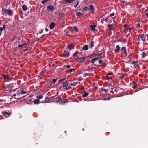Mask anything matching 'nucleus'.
I'll return each instance as SVG.
<instances>
[{
  "mask_svg": "<svg viewBox=\"0 0 148 148\" xmlns=\"http://www.w3.org/2000/svg\"><path fill=\"white\" fill-rule=\"evenodd\" d=\"M101 90L102 91H104L106 92H107L108 91V89L103 88H102Z\"/></svg>",
  "mask_w": 148,
  "mask_h": 148,
  "instance_id": "34",
  "label": "nucleus"
},
{
  "mask_svg": "<svg viewBox=\"0 0 148 148\" xmlns=\"http://www.w3.org/2000/svg\"><path fill=\"white\" fill-rule=\"evenodd\" d=\"M56 24L55 23L52 22H51L50 25V28L51 29H52L55 26Z\"/></svg>",
  "mask_w": 148,
  "mask_h": 148,
  "instance_id": "11",
  "label": "nucleus"
},
{
  "mask_svg": "<svg viewBox=\"0 0 148 148\" xmlns=\"http://www.w3.org/2000/svg\"><path fill=\"white\" fill-rule=\"evenodd\" d=\"M88 75V73H85L83 75V76L84 77H85L86 76Z\"/></svg>",
  "mask_w": 148,
  "mask_h": 148,
  "instance_id": "41",
  "label": "nucleus"
},
{
  "mask_svg": "<svg viewBox=\"0 0 148 148\" xmlns=\"http://www.w3.org/2000/svg\"><path fill=\"white\" fill-rule=\"evenodd\" d=\"M88 45H85L82 47V49L85 50H88Z\"/></svg>",
  "mask_w": 148,
  "mask_h": 148,
  "instance_id": "16",
  "label": "nucleus"
},
{
  "mask_svg": "<svg viewBox=\"0 0 148 148\" xmlns=\"http://www.w3.org/2000/svg\"><path fill=\"white\" fill-rule=\"evenodd\" d=\"M107 79L108 80H110L111 79V77H109L107 75L106 76Z\"/></svg>",
  "mask_w": 148,
  "mask_h": 148,
  "instance_id": "42",
  "label": "nucleus"
},
{
  "mask_svg": "<svg viewBox=\"0 0 148 148\" xmlns=\"http://www.w3.org/2000/svg\"><path fill=\"white\" fill-rule=\"evenodd\" d=\"M27 93V91L23 90H22L21 92H18L17 93V95L19 96L20 94L23 95L24 94Z\"/></svg>",
  "mask_w": 148,
  "mask_h": 148,
  "instance_id": "12",
  "label": "nucleus"
},
{
  "mask_svg": "<svg viewBox=\"0 0 148 148\" xmlns=\"http://www.w3.org/2000/svg\"><path fill=\"white\" fill-rule=\"evenodd\" d=\"M99 58H95L94 59H92L91 60V62L92 63H94L97 60H98Z\"/></svg>",
  "mask_w": 148,
  "mask_h": 148,
  "instance_id": "17",
  "label": "nucleus"
},
{
  "mask_svg": "<svg viewBox=\"0 0 148 148\" xmlns=\"http://www.w3.org/2000/svg\"><path fill=\"white\" fill-rule=\"evenodd\" d=\"M109 17H108L107 18H106L105 19V21L106 22H107L108 21V18H109Z\"/></svg>",
  "mask_w": 148,
  "mask_h": 148,
  "instance_id": "50",
  "label": "nucleus"
},
{
  "mask_svg": "<svg viewBox=\"0 0 148 148\" xmlns=\"http://www.w3.org/2000/svg\"><path fill=\"white\" fill-rule=\"evenodd\" d=\"M5 27L4 25H3V27L2 28L0 27V32H2L3 30H5Z\"/></svg>",
  "mask_w": 148,
  "mask_h": 148,
  "instance_id": "30",
  "label": "nucleus"
},
{
  "mask_svg": "<svg viewBox=\"0 0 148 148\" xmlns=\"http://www.w3.org/2000/svg\"><path fill=\"white\" fill-rule=\"evenodd\" d=\"M146 16L147 18H148V13L146 14Z\"/></svg>",
  "mask_w": 148,
  "mask_h": 148,
  "instance_id": "58",
  "label": "nucleus"
},
{
  "mask_svg": "<svg viewBox=\"0 0 148 148\" xmlns=\"http://www.w3.org/2000/svg\"><path fill=\"white\" fill-rule=\"evenodd\" d=\"M74 47V46L72 45H69L68 46V48L70 49H71L73 48Z\"/></svg>",
  "mask_w": 148,
  "mask_h": 148,
  "instance_id": "21",
  "label": "nucleus"
},
{
  "mask_svg": "<svg viewBox=\"0 0 148 148\" xmlns=\"http://www.w3.org/2000/svg\"><path fill=\"white\" fill-rule=\"evenodd\" d=\"M90 8L88 7H85L82 9V11L84 13H86L90 11Z\"/></svg>",
  "mask_w": 148,
  "mask_h": 148,
  "instance_id": "7",
  "label": "nucleus"
},
{
  "mask_svg": "<svg viewBox=\"0 0 148 148\" xmlns=\"http://www.w3.org/2000/svg\"><path fill=\"white\" fill-rule=\"evenodd\" d=\"M16 94H14L13 95V96H16Z\"/></svg>",
  "mask_w": 148,
  "mask_h": 148,
  "instance_id": "56",
  "label": "nucleus"
},
{
  "mask_svg": "<svg viewBox=\"0 0 148 148\" xmlns=\"http://www.w3.org/2000/svg\"><path fill=\"white\" fill-rule=\"evenodd\" d=\"M116 48H117V49L118 50H119L120 49V47L119 46V45H117L116 46Z\"/></svg>",
  "mask_w": 148,
  "mask_h": 148,
  "instance_id": "43",
  "label": "nucleus"
},
{
  "mask_svg": "<svg viewBox=\"0 0 148 148\" xmlns=\"http://www.w3.org/2000/svg\"><path fill=\"white\" fill-rule=\"evenodd\" d=\"M82 130L83 131H84V128H83V129H82Z\"/></svg>",
  "mask_w": 148,
  "mask_h": 148,
  "instance_id": "63",
  "label": "nucleus"
},
{
  "mask_svg": "<svg viewBox=\"0 0 148 148\" xmlns=\"http://www.w3.org/2000/svg\"><path fill=\"white\" fill-rule=\"evenodd\" d=\"M49 98V97H47L45 98V99H47Z\"/></svg>",
  "mask_w": 148,
  "mask_h": 148,
  "instance_id": "57",
  "label": "nucleus"
},
{
  "mask_svg": "<svg viewBox=\"0 0 148 148\" xmlns=\"http://www.w3.org/2000/svg\"><path fill=\"white\" fill-rule=\"evenodd\" d=\"M45 30L46 32H48V31L49 30L48 29L46 28L45 29Z\"/></svg>",
  "mask_w": 148,
  "mask_h": 148,
  "instance_id": "55",
  "label": "nucleus"
},
{
  "mask_svg": "<svg viewBox=\"0 0 148 148\" xmlns=\"http://www.w3.org/2000/svg\"><path fill=\"white\" fill-rule=\"evenodd\" d=\"M137 26L138 27H140V24L139 23H138L137 24Z\"/></svg>",
  "mask_w": 148,
  "mask_h": 148,
  "instance_id": "52",
  "label": "nucleus"
},
{
  "mask_svg": "<svg viewBox=\"0 0 148 148\" xmlns=\"http://www.w3.org/2000/svg\"><path fill=\"white\" fill-rule=\"evenodd\" d=\"M60 103L61 104L62 103H65L67 102V100H65L64 99H60Z\"/></svg>",
  "mask_w": 148,
  "mask_h": 148,
  "instance_id": "14",
  "label": "nucleus"
},
{
  "mask_svg": "<svg viewBox=\"0 0 148 148\" xmlns=\"http://www.w3.org/2000/svg\"><path fill=\"white\" fill-rule=\"evenodd\" d=\"M48 1V0H44L42 1L41 3L42 4H44L45 3L47 2Z\"/></svg>",
  "mask_w": 148,
  "mask_h": 148,
  "instance_id": "36",
  "label": "nucleus"
},
{
  "mask_svg": "<svg viewBox=\"0 0 148 148\" xmlns=\"http://www.w3.org/2000/svg\"><path fill=\"white\" fill-rule=\"evenodd\" d=\"M127 74L126 73L122 74V75L120 77V78L123 79L124 77L125 76H127Z\"/></svg>",
  "mask_w": 148,
  "mask_h": 148,
  "instance_id": "27",
  "label": "nucleus"
},
{
  "mask_svg": "<svg viewBox=\"0 0 148 148\" xmlns=\"http://www.w3.org/2000/svg\"><path fill=\"white\" fill-rule=\"evenodd\" d=\"M40 101L38 99H36V100H34L33 102L35 104H37L39 103Z\"/></svg>",
  "mask_w": 148,
  "mask_h": 148,
  "instance_id": "19",
  "label": "nucleus"
},
{
  "mask_svg": "<svg viewBox=\"0 0 148 148\" xmlns=\"http://www.w3.org/2000/svg\"><path fill=\"white\" fill-rule=\"evenodd\" d=\"M115 15V13L114 12H113L110 14L109 16V17H110V16H114Z\"/></svg>",
  "mask_w": 148,
  "mask_h": 148,
  "instance_id": "39",
  "label": "nucleus"
},
{
  "mask_svg": "<svg viewBox=\"0 0 148 148\" xmlns=\"http://www.w3.org/2000/svg\"><path fill=\"white\" fill-rule=\"evenodd\" d=\"M90 28L91 29L92 31H95V26H93V25H91L90 26Z\"/></svg>",
  "mask_w": 148,
  "mask_h": 148,
  "instance_id": "28",
  "label": "nucleus"
},
{
  "mask_svg": "<svg viewBox=\"0 0 148 148\" xmlns=\"http://www.w3.org/2000/svg\"><path fill=\"white\" fill-rule=\"evenodd\" d=\"M139 37L141 38V40L142 41H143L144 38V36L143 34H139Z\"/></svg>",
  "mask_w": 148,
  "mask_h": 148,
  "instance_id": "20",
  "label": "nucleus"
},
{
  "mask_svg": "<svg viewBox=\"0 0 148 148\" xmlns=\"http://www.w3.org/2000/svg\"><path fill=\"white\" fill-rule=\"evenodd\" d=\"M76 14L77 16H81L83 15V14L82 13L79 12H77Z\"/></svg>",
  "mask_w": 148,
  "mask_h": 148,
  "instance_id": "25",
  "label": "nucleus"
},
{
  "mask_svg": "<svg viewBox=\"0 0 148 148\" xmlns=\"http://www.w3.org/2000/svg\"><path fill=\"white\" fill-rule=\"evenodd\" d=\"M111 99V98L110 97H108L107 98H104L103 99H102L101 100L105 101V100H109Z\"/></svg>",
  "mask_w": 148,
  "mask_h": 148,
  "instance_id": "31",
  "label": "nucleus"
},
{
  "mask_svg": "<svg viewBox=\"0 0 148 148\" xmlns=\"http://www.w3.org/2000/svg\"><path fill=\"white\" fill-rule=\"evenodd\" d=\"M89 8L90 9V11L92 13H93L95 10L93 5L92 4L90 5Z\"/></svg>",
  "mask_w": 148,
  "mask_h": 148,
  "instance_id": "9",
  "label": "nucleus"
},
{
  "mask_svg": "<svg viewBox=\"0 0 148 148\" xmlns=\"http://www.w3.org/2000/svg\"><path fill=\"white\" fill-rule=\"evenodd\" d=\"M64 66H66L67 68H69L71 67V66L69 65H65Z\"/></svg>",
  "mask_w": 148,
  "mask_h": 148,
  "instance_id": "46",
  "label": "nucleus"
},
{
  "mask_svg": "<svg viewBox=\"0 0 148 148\" xmlns=\"http://www.w3.org/2000/svg\"><path fill=\"white\" fill-rule=\"evenodd\" d=\"M79 4V2H77L76 5L74 6V7L75 8H76L77 6Z\"/></svg>",
  "mask_w": 148,
  "mask_h": 148,
  "instance_id": "48",
  "label": "nucleus"
},
{
  "mask_svg": "<svg viewBox=\"0 0 148 148\" xmlns=\"http://www.w3.org/2000/svg\"><path fill=\"white\" fill-rule=\"evenodd\" d=\"M85 58H86L85 57H82L80 58H79L77 60L78 62L82 63L85 61Z\"/></svg>",
  "mask_w": 148,
  "mask_h": 148,
  "instance_id": "8",
  "label": "nucleus"
},
{
  "mask_svg": "<svg viewBox=\"0 0 148 148\" xmlns=\"http://www.w3.org/2000/svg\"><path fill=\"white\" fill-rule=\"evenodd\" d=\"M53 101L54 102H56L57 103H58V102H59L60 103V99H59V100H58L56 101Z\"/></svg>",
  "mask_w": 148,
  "mask_h": 148,
  "instance_id": "51",
  "label": "nucleus"
},
{
  "mask_svg": "<svg viewBox=\"0 0 148 148\" xmlns=\"http://www.w3.org/2000/svg\"><path fill=\"white\" fill-rule=\"evenodd\" d=\"M3 76L4 77V79H5L6 78H8V75H3Z\"/></svg>",
  "mask_w": 148,
  "mask_h": 148,
  "instance_id": "47",
  "label": "nucleus"
},
{
  "mask_svg": "<svg viewBox=\"0 0 148 148\" xmlns=\"http://www.w3.org/2000/svg\"><path fill=\"white\" fill-rule=\"evenodd\" d=\"M70 85L71 86H74L76 85L78 83H80L79 81L77 80H75L71 81Z\"/></svg>",
  "mask_w": 148,
  "mask_h": 148,
  "instance_id": "2",
  "label": "nucleus"
},
{
  "mask_svg": "<svg viewBox=\"0 0 148 148\" xmlns=\"http://www.w3.org/2000/svg\"><path fill=\"white\" fill-rule=\"evenodd\" d=\"M112 75V73H109V74H107V75L108 76V75Z\"/></svg>",
  "mask_w": 148,
  "mask_h": 148,
  "instance_id": "53",
  "label": "nucleus"
},
{
  "mask_svg": "<svg viewBox=\"0 0 148 148\" xmlns=\"http://www.w3.org/2000/svg\"><path fill=\"white\" fill-rule=\"evenodd\" d=\"M40 38H37L36 39V41L39 40H40Z\"/></svg>",
  "mask_w": 148,
  "mask_h": 148,
  "instance_id": "54",
  "label": "nucleus"
},
{
  "mask_svg": "<svg viewBox=\"0 0 148 148\" xmlns=\"http://www.w3.org/2000/svg\"><path fill=\"white\" fill-rule=\"evenodd\" d=\"M43 97V96L42 95H40L36 97V98L39 99H40Z\"/></svg>",
  "mask_w": 148,
  "mask_h": 148,
  "instance_id": "22",
  "label": "nucleus"
},
{
  "mask_svg": "<svg viewBox=\"0 0 148 148\" xmlns=\"http://www.w3.org/2000/svg\"><path fill=\"white\" fill-rule=\"evenodd\" d=\"M65 79H66L65 78H64V79H60L58 80V82H62L63 81L65 80Z\"/></svg>",
  "mask_w": 148,
  "mask_h": 148,
  "instance_id": "35",
  "label": "nucleus"
},
{
  "mask_svg": "<svg viewBox=\"0 0 148 148\" xmlns=\"http://www.w3.org/2000/svg\"><path fill=\"white\" fill-rule=\"evenodd\" d=\"M94 46V42H92L90 43V48H92Z\"/></svg>",
  "mask_w": 148,
  "mask_h": 148,
  "instance_id": "37",
  "label": "nucleus"
},
{
  "mask_svg": "<svg viewBox=\"0 0 148 148\" xmlns=\"http://www.w3.org/2000/svg\"><path fill=\"white\" fill-rule=\"evenodd\" d=\"M147 10H148V7H147V9L146 10V11H147Z\"/></svg>",
  "mask_w": 148,
  "mask_h": 148,
  "instance_id": "60",
  "label": "nucleus"
},
{
  "mask_svg": "<svg viewBox=\"0 0 148 148\" xmlns=\"http://www.w3.org/2000/svg\"><path fill=\"white\" fill-rule=\"evenodd\" d=\"M73 1V0H64L63 3L64 4H67L68 3H71Z\"/></svg>",
  "mask_w": 148,
  "mask_h": 148,
  "instance_id": "10",
  "label": "nucleus"
},
{
  "mask_svg": "<svg viewBox=\"0 0 148 148\" xmlns=\"http://www.w3.org/2000/svg\"><path fill=\"white\" fill-rule=\"evenodd\" d=\"M47 9L51 12H53L54 10V8L52 5H49L47 7Z\"/></svg>",
  "mask_w": 148,
  "mask_h": 148,
  "instance_id": "6",
  "label": "nucleus"
},
{
  "mask_svg": "<svg viewBox=\"0 0 148 148\" xmlns=\"http://www.w3.org/2000/svg\"><path fill=\"white\" fill-rule=\"evenodd\" d=\"M78 53V51H75L74 53L73 54V56L74 57H75Z\"/></svg>",
  "mask_w": 148,
  "mask_h": 148,
  "instance_id": "32",
  "label": "nucleus"
},
{
  "mask_svg": "<svg viewBox=\"0 0 148 148\" xmlns=\"http://www.w3.org/2000/svg\"><path fill=\"white\" fill-rule=\"evenodd\" d=\"M26 44V43H25L23 44L19 45H18V47H22L24 45H25Z\"/></svg>",
  "mask_w": 148,
  "mask_h": 148,
  "instance_id": "40",
  "label": "nucleus"
},
{
  "mask_svg": "<svg viewBox=\"0 0 148 148\" xmlns=\"http://www.w3.org/2000/svg\"><path fill=\"white\" fill-rule=\"evenodd\" d=\"M2 10L6 14H8L9 16H12V13L11 10H8L6 9H3Z\"/></svg>",
  "mask_w": 148,
  "mask_h": 148,
  "instance_id": "1",
  "label": "nucleus"
},
{
  "mask_svg": "<svg viewBox=\"0 0 148 148\" xmlns=\"http://www.w3.org/2000/svg\"><path fill=\"white\" fill-rule=\"evenodd\" d=\"M107 27L110 30H113L115 27V25L114 24L107 25Z\"/></svg>",
  "mask_w": 148,
  "mask_h": 148,
  "instance_id": "4",
  "label": "nucleus"
},
{
  "mask_svg": "<svg viewBox=\"0 0 148 148\" xmlns=\"http://www.w3.org/2000/svg\"><path fill=\"white\" fill-rule=\"evenodd\" d=\"M132 64L134 65H136V66H138V62L137 61L136 62H132Z\"/></svg>",
  "mask_w": 148,
  "mask_h": 148,
  "instance_id": "18",
  "label": "nucleus"
},
{
  "mask_svg": "<svg viewBox=\"0 0 148 148\" xmlns=\"http://www.w3.org/2000/svg\"><path fill=\"white\" fill-rule=\"evenodd\" d=\"M138 39H140V37H139V36L138 37Z\"/></svg>",
  "mask_w": 148,
  "mask_h": 148,
  "instance_id": "59",
  "label": "nucleus"
},
{
  "mask_svg": "<svg viewBox=\"0 0 148 148\" xmlns=\"http://www.w3.org/2000/svg\"><path fill=\"white\" fill-rule=\"evenodd\" d=\"M1 34H2V32H0V36H1Z\"/></svg>",
  "mask_w": 148,
  "mask_h": 148,
  "instance_id": "61",
  "label": "nucleus"
},
{
  "mask_svg": "<svg viewBox=\"0 0 148 148\" xmlns=\"http://www.w3.org/2000/svg\"><path fill=\"white\" fill-rule=\"evenodd\" d=\"M119 50H118V49H116L115 50V52L116 53H118L119 52Z\"/></svg>",
  "mask_w": 148,
  "mask_h": 148,
  "instance_id": "49",
  "label": "nucleus"
},
{
  "mask_svg": "<svg viewBox=\"0 0 148 148\" xmlns=\"http://www.w3.org/2000/svg\"><path fill=\"white\" fill-rule=\"evenodd\" d=\"M147 56V54L145 52H143L142 53V55L141 56L143 58H144L145 57Z\"/></svg>",
  "mask_w": 148,
  "mask_h": 148,
  "instance_id": "24",
  "label": "nucleus"
},
{
  "mask_svg": "<svg viewBox=\"0 0 148 148\" xmlns=\"http://www.w3.org/2000/svg\"><path fill=\"white\" fill-rule=\"evenodd\" d=\"M121 51L123 52V53L125 54V55H127L126 48L125 47H123L121 48Z\"/></svg>",
  "mask_w": 148,
  "mask_h": 148,
  "instance_id": "13",
  "label": "nucleus"
},
{
  "mask_svg": "<svg viewBox=\"0 0 148 148\" xmlns=\"http://www.w3.org/2000/svg\"><path fill=\"white\" fill-rule=\"evenodd\" d=\"M75 70V69H70L68 70V71H69L71 72L73 71H74Z\"/></svg>",
  "mask_w": 148,
  "mask_h": 148,
  "instance_id": "33",
  "label": "nucleus"
},
{
  "mask_svg": "<svg viewBox=\"0 0 148 148\" xmlns=\"http://www.w3.org/2000/svg\"><path fill=\"white\" fill-rule=\"evenodd\" d=\"M64 132L65 133H66L67 132H66V131H64Z\"/></svg>",
  "mask_w": 148,
  "mask_h": 148,
  "instance_id": "64",
  "label": "nucleus"
},
{
  "mask_svg": "<svg viewBox=\"0 0 148 148\" xmlns=\"http://www.w3.org/2000/svg\"><path fill=\"white\" fill-rule=\"evenodd\" d=\"M57 79H54L52 80V84H55V83L56 82Z\"/></svg>",
  "mask_w": 148,
  "mask_h": 148,
  "instance_id": "38",
  "label": "nucleus"
},
{
  "mask_svg": "<svg viewBox=\"0 0 148 148\" xmlns=\"http://www.w3.org/2000/svg\"><path fill=\"white\" fill-rule=\"evenodd\" d=\"M70 85V84L68 82H67L63 84L62 87L64 88V89L66 90H68L69 89Z\"/></svg>",
  "mask_w": 148,
  "mask_h": 148,
  "instance_id": "3",
  "label": "nucleus"
},
{
  "mask_svg": "<svg viewBox=\"0 0 148 148\" xmlns=\"http://www.w3.org/2000/svg\"><path fill=\"white\" fill-rule=\"evenodd\" d=\"M23 11H25L27 10V6L25 5H23L22 6Z\"/></svg>",
  "mask_w": 148,
  "mask_h": 148,
  "instance_id": "23",
  "label": "nucleus"
},
{
  "mask_svg": "<svg viewBox=\"0 0 148 148\" xmlns=\"http://www.w3.org/2000/svg\"><path fill=\"white\" fill-rule=\"evenodd\" d=\"M88 95L89 94L88 92H85L82 95V96L83 97H85L88 96Z\"/></svg>",
  "mask_w": 148,
  "mask_h": 148,
  "instance_id": "26",
  "label": "nucleus"
},
{
  "mask_svg": "<svg viewBox=\"0 0 148 148\" xmlns=\"http://www.w3.org/2000/svg\"><path fill=\"white\" fill-rule=\"evenodd\" d=\"M2 114H3L4 116H5V117H8L10 116V113H7L6 112H2Z\"/></svg>",
  "mask_w": 148,
  "mask_h": 148,
  "instance_id": "15",
  "label": "nucleus"
},
{
  "mask_svg": "<svg viewBox=\"0 0 148 148\" xmlns=\"http://www.w3.org/2000/svg\"><path fill=\"white\" fill-rule=\"evenodd\" d=\"M69 56V52L67 51H65L64 52L63 57L65 58H68Z\"/></svg>",
  "mask_w": 148,
  "mask_h": 148,
  "instance_id": "5",
  "label": "nucleus"
},
{
  "mask_svg": "<svg viewBox=\"0 0 148 148\" xmlns=\"http://www.w3.org/2000/svg\"><path fill=\"white\" fill-rule=\"evenodd\" d=\"M129 26L128 25H124V27H125V28H127Z\"/></svg>",
  "mask_w": 148,
  "mask_h": 148,
  "instance_id": "45",
  "label": "nucleus"
},
{
  "mask_svg": "<svg viewBox=\"0 0 148 148\" xmlns=\"http://www.w3.org/2000/svg\"><path fill=\"white\" fill-rule=\"evenodd\" d=\"M103 62L102 60H100L99 61L98 63L100 64H101Z\"/></svg>",
  "mask_w": 148,
  "mask_h": 148,
  "instance_id": "44",
  "label": "nucleus"
},
{
  "mask_svg": "<svg viewBox=\"0 0 148 148\" xmlns=\"http://www.w3.org/2000/svg\"><path fill=\"white\" fill-rule=\"evenodd\" d=\"M74 31L75 32H77L78 31V29L76 27H74L73 29L72 30V31Z\"/></svg>",
  "mask_w": 148,
  "mask_h": 148,
  "instance_id": "29",
  "label": "nucleus"
},
{
  "mask_svg": "<svg viewBox=\"0 0 148 148\" xmlns=\"http://www.w3.org/2000/svg\"><path fill=\"white\" fill-rule=\"evenodd\" d=\"M148 38V34H147V39Z\"/></svg>",
  "mask_w": 148,
  "mask_h": 148,
  "instance_id": "62",
  "label": "nucleus"
}]
</instances>
